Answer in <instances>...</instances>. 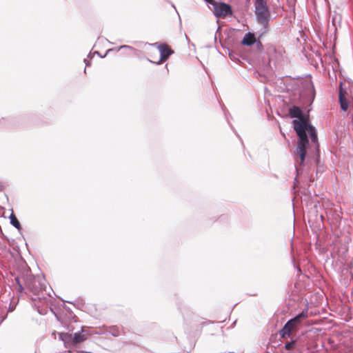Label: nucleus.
I'll use <instances>...</instances> for the list:
<instances>
[{"instance_id":"1","label":"nucleus","mask_w":353,"mask_h":353,"mask_svg":"<svg viewBox=\"0 0 353 353\" xmlns=\"http://www.w3.org/2000/svg\"><path fill=\"white\" fill-rule=\"evenodd\" d=\"M294 129L296 132L299 137V141L296 154L299 157L301 160V164H303L305 155L306 150L309 145V140L307 135V132L310 135L311 140L313 143H316L317 133L316 128L310 123L305 121H293Z\"/></svg>"},{"instance_id":"2","label":"nucleus","mask_w":353,"mask_h":353,"mask_svg":"<svg viewBox=\"0 0 353 353\" xmlns=\"http://www.w3.org/2000/svg\"><path fill=\"white\" fill-rule=\"evenodd\" d=\"M26 287L32 301L43 304H48L52 298L51 293H54L52 289L48 285L46 279L40 276L28 277Z\"/></svg>"},{"instance_id":"3","label":"nucleus","mask_w":353,"mask_h":353,"mask_svg":"<svg viewBox=\"0 0 353 353\" xmlns=\"http://www.w3.org/2000/svg\"><path fill=\"white\" fill-rule=\"evenodd\" d=\"M254 13L257 22L263 26V32H267L270 29L271 14L265 0H255Z\"/></svg>"},{"instance_id":"4","label":"nucleus","mask_w":353,"mask_h":353,"mask_svg":"<svg viewBox=\"0 0 353 353\" xmlns=\"http://www.w3.org/2000/svg\"><path fill=\"white\" fill-rule=\"evenodd\" d=\"M308 316L307 308L304 309L301 313L296 315L294 318L288 320L283 328L280 330V336L285 339L290 337L294 331H296L302 321Z\"/></svg>"},{"instance_id":"5","label":"nucleus","mask_w":353,"mask_h":353,"mask_svg":"<svg viewBox=\"0 0 353 353\" xmlns=\"http://www.w3.org/2000/svg\"><path fill=\"white\" fill-rule=\"evenodd\" d=\"M212 7L214 10V15L216 18L225 19L232 16L233 14L231 6L224 2L214 1L212 3Z\"/></svg>"},{"instance_id":"6","label":"nucleus","mask_w":353,"mask_h":353,"mask_svg":"<svg viewBox=\"0 0 353 353\" xmlns=\"http://www.w3.org/2000/svg\"><path fill=\"white\" fill-rule=\"evenodd\" d=\"M289 114L291 118H298V121H305L307 122L309 120L307 117H305L301 110V109L298 106H292L289 110Z\"/></svg>"},{"instance_id":"7","label":"nucleus","mask_w":353,"mask_h":353,"mask_svg":"<svg viewBox=\"0 0 353 353\" xmlns=\"http://www.w3.org/2000/svg\"><path fill=\"white\" fill-rule=\"evenodd\" d=\"M159 50L161 56L159 62L168 58L169 56L172 53V51L168 47V46L165 44L160 45L159 46Z\"/></svg>"},{"instance_id":"8","label":"nucleus","mask_w":353,"mask_h":353,"mask_svg":"<svg viewBox=\"0 0 353 353\" xmlns=\"http://www.w3.org/2000/svg\"><path fill=\"white\" fill-rule=\"evenodd\" d=\"M256 42L255 36L253 33L248 32L244 36L241 43L244 46H250Z\"/></svg>"},{"instance_id":"9","label":"nucleus","mask_w":353,"mask_h":353,"mask_svg":"<svg viewBox=\"0 0 353 353\" xmlns=\"http://www.w3.org/2000/svg\"><path fill=\"white\" fill-rule=\"evenodd\" d=\"M87 339V335L83 333V331L81 332H75L73 334L72 342L74 344L79 343Z\"/></svg>"},{"instance_id":"10","label":"nucleus","mask_w":353,"mask_h":353,"mask_svg":"<svg viewBox=\"0 0 353 353\" xmlns=\"http://www.w3.org/2000/svg\"><path fill=\"white\" fill-rule=\"evenodd\" d=\"M305 88L308 92L309 99L312 102L315 97V90L313 83L312 82H309L305 84Z\"/></svg>"},{"instance_id":"11","label":"nucleus","mask_w":353,"mask_h":353,"mask_svg":"<svg viewBox=\"0 0 353 353\" xmlns=\"http://www.w3.org/2000/svg\"><path fill=\"white\" fill-rule=\"evenodd\" d=\"M10 223L12 226H14L18 230H20L21 229V225L19 220L16 217V216L13 214V212H12L10 216Z\"/></svg>"},{"instance_id":"12","label":"nucleus","mask_w":353,"mask_h":353,"mask_svg":"<svg viewBox=\"0 0 353 353\" xmlns=\"http://www.w3.org/2000/svg\"><path fill=\"white\" fill-rule=\"evenodd\" d=\"M285 348L287 350H292L297 349L296 341L291 340L290 341H287L285 343Z\"/></svg>"},{"instance_id":"13","label":"nucleus","mask_w":353,"mask_h":353,"mask_svg":"<svg viewBox=\"0 0 353 353\" xmlns=\"http://www.w3.org/2000/svg\"><path fill=\"white\" fill-rule=\"evenodd\" d=\"M339 101L341 110L343 111H346L348 108V103L345 99L343 98L341 92H340L339 94Z\"/></svg>"},{"instance_id":"14","label":"nucleus","mask_w":353,"mask_h":353,"mask_svg":"<svg viewBox=\"0 0 353 353\" xmlns=\"http://www.w3.org/2000/svg\"><path fill=\"white\" fill-rule=\"evenodd\" d=\"M109 333L114 336H118L120 334L119 328L116 325L112 326L109 328Z\"/></svg>"},{"instance_id":"15","label":"nucleus","mask_w":353,"mask_h":353,"mask_svg":"<svg viewBox=\"0 0 353 353\" xmlns=\"http://www.w3.org/2000/svg\"><path fill=\"white\" fill-rule=\"evenodd\" d=\"M121 48H125V49H129L130 50H135V49L134 48H132V46H127V45H123V46H121L119 48V49H121Z\"/></svg>"},{"instance_id":"16","label":"nucleus","mask_w":353,"mask_h":353,"mask_svg":"<svg viewBox=\"0 0 353 353\" xmlns=\"http://www.w3.org/2000/svg\"><path fill=\"white\" fill-rule=\"evenodd\" d=\"M16 281L17 282V283L19 284V287L20 288V290H23V286L21 284L20 281H19V278H16L15 279Z\"/></svg>"},{"instance_id":"17","label":"nucleus","mask_w":353,"mask_h":353,"mask_svg":"<svg viewBox=\"0 0 353 353\" xmlns=\"http://www.w3.org/2000/svg\"><path fill=\"white\" fill-rule=\"evenodd\" d=\"M205 3H207L208 4H210L212 6V3H213L214 2V0H203Z\"/></svg>"},{"instance_id":"18","label":"nucleus","mask_w":353,"mask_h":353,"mask_svg":"<svg viewBox=\"0 0 353 353\" xmlns=\"http://www.w3.org/2000/svg\"><path fill=\"white\" fill-rule=\"evenodd\" d=\"M69 353H89V352H79V351H77V352H75V351H71V350H70V351H69Z\"/></svg>"},{"instance_id":"19","label":"nucleus","mask_w":353,"mask_h":353,"mask_svg":"<svg viewBox=\"0 0 353 353\" xmlns=\"http://www.w3.org/2000/svg\"><path fill=\"white\" fill-rule=\"evenodd\" d=\"M256 45H257L258 48H262V43L260 41H258L256 43Z\"/></svg>"},{"instance_id":"20","label":"nucleus","mask_w":353,"mask_h":353,"mask_svg":"<svg viewBox=\"0 0 353 353\" xmlns=\"http://www.w3.org/2000/svg\"><path fill=\"white\" fill-rule=\"evenodd\" d=\"M94 54H98L99 56L101 57V54H100V53L98 51L94 52ZM101 57H103L101 56Z\"/></svg>"},{"instance_id":"21","label":"nucleus","mask_w":353,"mask_h":353,"mask_svg":"<svg viewBox=\"0 0 353 353\" xmlns=\"http://www.w3.org/2000/svg\"><path fill=\"white\" fill-rule=\"evenodd\" d=\"M84 62H85L86 66H88V61L86 59H84Z\"/></svg>"}]
</instances>
